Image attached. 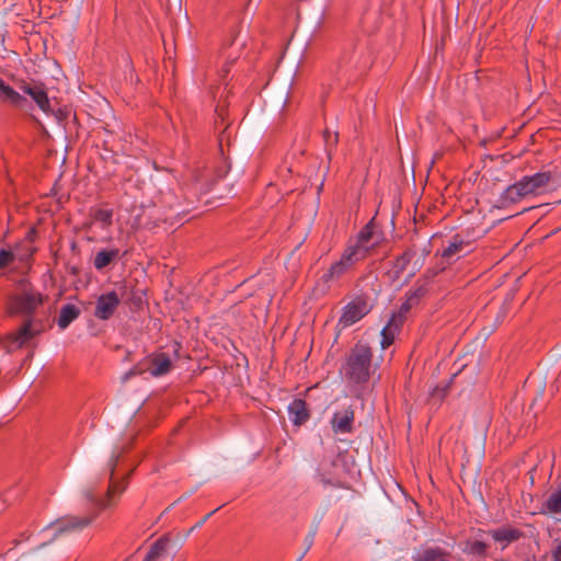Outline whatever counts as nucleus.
<instances>
[{
  "instance_id": "9",
  "label": "nucleus",
  "mask_w": 561,
  "mask_h": 561,
  "mask_svg": "<svg viewBox=\"0 0 561 561\" xmlns=\"http://www.w3.org/2000/svg\"><path fill=\"white\" fill-rule=\"evenodd\" d=\"M121 304V298L116 291H107L99 296L94 309V316L99 320H108L115 313Z\"/></svg>"
},
{
  "instance_id": "2",
  "label": "nucleus",
  "mask_w": 561,
  "mask_h": 561,
  "mask_svg": "<svg viewBox=\"0 0 561 561\" xmlns=\"http://www.w3.org/2000/svg\"><path fill=\"white\" fill-rule=\"evenodd\" d=\"M44 297L41 293L33 289H25L20 294L12 296L9 300V311L11 314L26 317L24 323L14 332L3 339V346L8 352H13L24 346L36 334L39 329L34 328L32 316L42 306Z\"/></svg>"
},
{
  "instance_id": "27",
  "label": "nucleus",
  "mask_w": 561,
  "mask_h": 561,
  "mask_svg": "<svg viewBox=\"0 0 561 561\" xmlns=\"http://www.w3.org/2000/svg\"><path fill=\"white\" fill-rule=\"evenodd\" d=\"M428 293V288L426 284H420L419 282L415 284L413 288H411L405 297L416 306L423 297L426 296Z\"/></svg>"
},
{
  "instance_id": "23",
  "label": "nucleus",
  "mask_w": 561,
  "mask_h": 561,
  "mask_svg": "<svg viewBox=\"0 0 561 561\" xmlns=\"http://www.w3.org/2000/svg\"><path fill=\"white\" fill-rule=\"evenodd\" d=\"M0 94L3 96V101L11 103L14 106L22 107L26 102V99L16 92L13 88L8 85L0 78Z\"/></svg>"
},
{
  "instance_id": "33",
  "label": "nucleus",
  "mask_w": 561,
  "mask_h": 561,
  "mask_svg": "<svg viewBox=\"0 0 561 561\" xmlns=\"http://www.w3.org/2000/svg\"><path fill=\"white\" fill-rule=\"evenodd\" d=\"M552 561H561V541L552 549Z\"/></svg>"
},
{
  "instance_id": "24",
  "label": "nucleus",
  "mask_w": 561,
  "mask_h": 561,
  "mask_svg": "<svg viewBox=\"0 0 561 561\" xmlns=\"http://www.w3.org/2000/svg\"><path fill=\"white\" fill-rule=\"evenodd\" d=\"M374 237V226L373 222H368L362 230L358 232L356 239L353 241L355 244L360 245L365 249V251L369 252L376 244L373 242Z\"/></svg>"
},
{
  "instance_id": "28",
  "label": "nucleus",
  "mask_w": 561,
  "mask_h": 561,
  "mask_svg": "<svg viewBox=\"0 0 561 561\" xmlns=\"http://www.w3.org/2000/svg\"><path fill=\"white\" fill-rule=\"evenodd\" d=\"M398 334L399 331L396 330V327L392 328V324L387 323L381 331V347L383 350L389 347L394 342Z\"/></svg>"
},
{
  "instance_id": "38",
  "label": "nucleus",
  "mask_w": 561,
  "mask_h": 561,
  "mask_svg": "<svg viewBox=\"0 0 561 561\" xmlns=\"http://www.w3.org/2000/svg\"><path fill=\"white\" fill-rule=\"evenodd\" d=\"M34 233V231L32 230L31 232H28L27 234V238L30 239V241H32V234Z\"/></svg>"
},
{
  "instance_id": "32",
  "label": "nucleus",
  "mask_w": 561,
  "mask_h": 561,
  "mask_svg": "<svg viewBox=\"0 0 561 561\" xmlns=\"http://www.w3.org/2000/svg\"><path fill=\"white\" fill-rule=\"evenodd\" d=\"M414 307V304H412L407 297H405V300L402 302V305L400 306L399 310L397 311V313L407 318V314L408 312Z\"/></svg>"
},
{
  "instance_id": "22",
  "label": "nucleus",
  "mask_w": 561,
  "mask_h": 561,
  "mask_svg": "<svg viewBox=\"0 0 561 561\" xmlns=\"http://www.w3.org/2000/svg\"><path fill=\"white\" fill-rule=\"evenodd\" d=\"M118 256V249L101 250L95 254L93 265L98 271H102L105 267H107L113 261H115Z\"/></svg>"
},
{
  "instance_id": "36",
  "label": "nucleus",
  "mask_w": 561,
  "mask_h": 561,
  "mask_svg": "<svg viewBox=\"0 0 561 561\" xmlns=\"http://www.w3.org/2000/svg\"><path fill=\"white\" fill-rule=\"evenodd\" d=\"M5 507L4 501L0 499V512Z\"/></svg>"
},
{
  "instance_id": "12",
  "label": "nucleus",
  "mask_w": 561,
  "mask_h": 561,
  "mask_svg": "<svg viewBox=\"0 0 561 561\" xmlns=\"http://www.w3.org/2000/svg\"><path fill=\"white\" fill-rule=\"evenodd\" d=\"M552 180L551 172H537L519 180L526 196L539 194Z\"/></svg>"
},
{
  "instance_id": "14",
  "label": "nucleus",
  "mask_w": 561,
  "mask_h": 561,
  "mask_svg": "<svg viewBox=\"0 0 561 561\" xmlns=\"http://www.w3.org/2000/svg\"><path fill=\"white\" fill-rule=\"evenodd\" d=\"M288 415L294 425L300 426L305 424L310 419L306 401L299 398L294 399L288 405Z\"/></svg>"
},
{
  "instance_id": "6",
  "label": "nucleus",
  "mask_w": 561,
  "mask_h": 561,
  "mask_svg": "<svg viewBox=\"0 0 561 561\" xmlns=\"http://www.w3.org/2000/svg\"><path fill=\"white\" fill-rule=\"evenodd\" d=\"M485 534V530L479 528L474 536L462 542V552L477 561H484L489 558L491 546L483 538Z\"/></svg>"
},
{
  "instance_id": "37",
  "label": "nucleus",
  "mask_w": 561,
  "mask_h": 561,
  "mask_svg": "<svg viewBox=\"0 0 561 561\" xmlns=\"http://www.w3.org/2000/svg\"><path fill=\"white\" fill-rule=\"evenodd\" d=\"M428 254H430V249H426V248H425V249L423 250V257H425V256H426V255H428Z\"/></svg>"
},
{
  "instance_id": "25",
  "label": "nucleus",
  "mask_w": 561,
  "mask_h": 561,
  "mask_svg": "<svg viewBox=\"0 0 561 561\" xmlns=\"http://www.w3.org/2000/svg\"><path fill=\"white\" fill-rule=\"evenodd\" d=\"M350 270L351 267L340 259L330 266V268L321 276V279L324 283L337 280Z\"/></svg>"
},
{
  "instance_id": "30",
  "label": "nucleus",
  "mask_w": 561,
  "mask_h": 561,
  "mask_svg": "<svg viewBox=\"0 0 561 561\" xmlns=\"http://www.w3.org/2000/svg\"><path fill=\"white\" fill-rule=\"evenodd\" d=\"M405 319H407L405 317H403L397 312H393L387 323L392 324V328L396 327V330H398L400 332Z\"/></svg>"
},
{
  "instance_id": "34",
  "label": "nucleus",
  "mask_w": 561,
  "mask_h": 561,
  "mask_svg": "<svg viewBox=\"0 0 561 561\" xmlns=\"http://www.w3.org/2000/svg\"><path fill=\"white\" fill-rule=\"evenodd\" d=\"M348 62V59H346L345 56H343L340 60V67L342 68L344 65H346Z\"/></svg>"
},
{
  "instance_id": "35",
  "label": "nucleus",
  "mask_w": 561,
  "mask_h": 561,
  "mask_svg": "<svg viewBox=\"0 0 561 561\" xmlns=\"http://www.w3.org/2000/svg\"><path fill=\"white\" fill-rule=\"evenodd\" d=\"M216 511H217V510H215V511H213V512L208 513V514L203 518V520L199 523V525L204 524V523L209 518V516H210L211 514H214Z\"/></svg>"
},
{
  "instance_id": "10",
  "label": "nucleus",
  "mask_w": 561,
  "mask_h": 561,
  "mask_svg": "<svg viewBox=\"0 0 561 561\" xmlns=\"http://www.w3.org/2000/svg\"><path fill=\"white\" fill-rule=\"evenodd\" d=\"M35 249L24 247L23 243H18L13 249H0V271L11 265L16 259L24 263L27 262L34 254Z\"/></svg>"
},
{
  "instance_id": "19",
  "label": "nucleus",
  "mask_w": 561,
  "mask_h": 561,
  "mask_svg": "<svg viewBox=\"0 0 561 561\" xmlns=\"http://www.w3.org/2000/svg\"><path fill=\"white\" fill-rule=\"evenodd\" d=\"M527 197L524 193V190H522V184L519 181L515 182L514 184L510 185L501 195V204L503 206H507L510 204H515L522 201L523 198Z\"/></svg>"
},
{
  "instance_id": "8",
  "label": "nucleus",
  "mask_w": 561,
  "mask_h": 561,
  "mask_svg": "<svg viewBox=\"0 0 561 561\" xmlns=\"http://www.w3.org/2000/svg\"><path fill=\"white\" fill-rule=\"evenodd\" d=\"M486 534L500 545L501 550H505L511 543L516 542L524 537L523 530L511 524H505L497 528L490 529Z\"/></svg>"
},
{
  "instance_id": "11",
  "label": "nucleus",
  "mask_w": 561,
  "mask_h": 561,
  "mask_svg": "<svg viewBox=\"0 0 561 561\" xmlns=\"http://www.w3.org/2000/svg\"><path fill=\"white\" fill-rule=\"evenodd\" d=\"M355 411L352 405L336 411L331 420V427L335 434H348L353 432Z\"/></svg>"
},
{
  "instance_id": "18",
  "label": "nucleus",
  "mask_w": 561,
  "mask_h": 561,
  "mask_svg": "<svg viewBox=\"0 0 561 561\" xmlns=\"http://www.w3.org/2000/svg\"><path fill=\"white\" fill-rule=\"evenodd\" d=\"M81 310L72 304H67L61 307L57 324L60 330H65L69 324L79 318Z\"/></svg>"
},
{
  "instance_id": "20",
  "label": "nucleus",
  "mask_w": 561,
  "mask_h": 561,
  "mask_svg": "<svg viewBox=\"0 0 561 561\" xmlns=\"http://www.w3.org/2000/svg\"><path fill=\"white\" fill-rule=\"evenodd\" d=\"M113 209L102 206H95L90 209V217L94 222H99L103 229H106L113 224Z\"/></svg>"
},
{
  "instance_id": "15",
  "label": "nucleus",
  "mask_w": 561,
  "mask_h": 561,
  "mask_svg": "<svg viewBox=\"0 0 561 561\" xmlns=\"http://www.w3.org/2000/svg\"><path fill=\"white\" fill-rule=\"evenodd\" d=\"M412 561H450L449 552L440 547H423L413 556Z\"/></svg>"
},
{
  "instance_id": "7",
  "label": "nucleus",
  "mask_w": 561,
  "mask_h": 561,
  "mask_svg": "<svg viewBox=\"0 0 561 561\" xmlns=\"http://www.w3.org/2000/svg\"><path fill=\"white\" fill-rule=\"evenodd\" d=\"M370 311V307L365 298L357 297L350 301L340 317L339 324L343 328L353 325L363 319Z\"/></svg>"
},
{
  "instance_id": "1",
  "label": "nucleus",
  "mask_w": 561,
  "mask_h": 561,
  "mask_svg": "<svg viewBox=\"0 0 561 561\" xmlns=\"http://www.w3.org/2000/svg\"><path fill=\"white\" fill-rule=\"evenodd\" d=\"M119 461V455H114L108 461L111 482L107 489L106 496L104 499L96 497L92 492L87 493V499L92 505V512L84 516L67 515L50 525V528L55 531L54 538L65 534L78 533L83 530L85 527L98 517L100 511L110 507L113 503V499L116 495H121L127 486V477L121 481H115L114 472Z\"/></svg>"
},
{
  "instance_id": "16",
  "label": "nucleus",
  "mask_w": 561,
  "mask_h": 561,
  "mask_svg": "<svg viewBox=\"0 0 561 561\" xmlns=\"http://www.w3.org/2000/svg\"><path fill=\"white\" fill-rule=\"evenodd\" d=\"M540 513L561 515V483L552 490L541 504Z\"/></svg>"
},
{
  "instance_id": "26",
  "label": "nucleus",
  "mask_w": 561,
  "mask_h": 561,
  "mask_svg": "<svg viewBox=\"0 0 561 561\" xmlns=\"http://www.w3.org/2000/svg\"><path fill=\"white\" fill-rule=\"evenodd\" d=\"M415 245L408 248L400 256H398L393 264L394 274L399 277L407 270L412 259L415 256Z\"/></svg>"
},
{
  "instance_id": "29",
  "label": "nucleus",
  "mask_w": 561,
  "mask_h": 561,
  "mask_svg": "<svg viewBox=\"0 0 561 561\" xmlns=\"http://www.w3.org/2000/svg\"><path fill=\"white\" fill-rule=\"evenodd\" d=\"M323 139L325 142L328 154H331V150L339 142V134L336 131H331L330 129L325 128L323 131Z\"/></svg>"
},
{
  "instance_id": "21",
  "label": "nucleus",
  "mask_w": 561,
  "mask_h": 561,
  "mask_svg": "<svg viewBox=\"0 0 561 561\" xmlns=\"http://www.w3.org/2000/svg\"><path fill=\"white\" fill-rule=\"evenodd\" d=\"M170 542V539L168 536H162L160 537L151 547H150V550L148 551L146 558L144 559V561H160L165 552H167V549H168V545Z\"/></svg>"
},
{
  "instance_id": "5",
  "label": "nucleus",
  "mask_w": 561,
  "mask_h": 561,
  "mask_svg": "<svg viewBox=\"0 0 561 561\" xmlns=\"http://www.w3.org/2000/svg\"><path fill=\"white\" fill-rule=\"evenodd\" d=\"M472 241L468 231H460L446 241L440 255L447 263H451L471 251Z\"/></svg>"
},
{
  "instance_id": "17",
  "label": "nucleus",
  "mask_w": 561,
  "mask_h": 561,
  "mask_svg": "<svg viewBox=\"0 0 561 561\" xmlns=\"http://www.w3.org/2000/svg\"><path fill=\"white\" fill-rule=\"evenodd\" d=\"M368 253L363 247L355 244L351 240L342 253L341 260L352 268L357 262L364 260Z\"/></svg>"
},
{
  "instance_id": "3",
  "label": "nucleus",
  "mask_w": 561,
  "mask_h": 561,
  "mask_svg": "<svg viewBox=\"0 0 561 561\" xmlns=\"http://www.w3.org/2000/svg\"><path fill=\"white\" fill-rule=\"evenodd\" d=\"M373 348L358 341L347 353L340 369L342 378L350 386L366 385L375 371Z\"/></svg>"
},
{
  "instance_id": "31",
  "label": "nucleus",
  "mask_w": 561,
  "mask_h": 561,
  "mask_svg": "<svg viewBox=\"0 0 561 561\" xmlns=\"http://www.w3.org/2000/svg\"><path fill=\"white\" fill-rule=\"evenodd\" d=\"M314 537H316V529H313L306 536V538H305L306 548H305V551L301 554V557L298 559V561H301V559L305 557V554L311 549L313 541H314Z\"/></svg>"
},
{
  "instance_id": "4",
  "label": "nucleus",
  "mask_w": 561,
  "mask_h": 561,
  "mask_svg": "<svg viewBox=\"0 0 561 561\" xmlns=\"http://www.w3.org/2000/svg\"><path fill=\"white\" fill-rule=\"evenodd\" d=\"M172 367L171 358L165 353L153 354L152 356L146 357L135 366H133L124 376V380H127L135 376H140L149 373L152 377H160L170 371Z\"/></svg>"
},
{
  "instance_id": "13",
  "label": "nucleus",
  "mask_w": 561,
  "mask_h": 561,
  "mask_svg": "<svg viewBox=\"0 0 561 561\" xmlns=\"http://www.w3.org/2000/svg\"><path fill=\"white\" fill-rule=\"evenodd\" d=\"M19 89L30 95L43 112L50 110V102L43 87L21 81Z\"/></svg>"
}]
</instances>
